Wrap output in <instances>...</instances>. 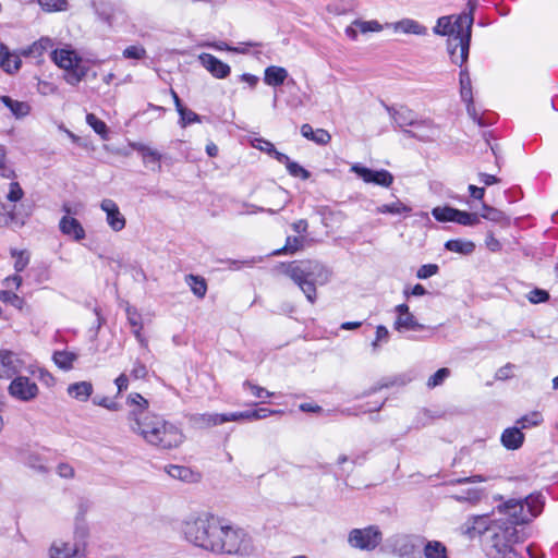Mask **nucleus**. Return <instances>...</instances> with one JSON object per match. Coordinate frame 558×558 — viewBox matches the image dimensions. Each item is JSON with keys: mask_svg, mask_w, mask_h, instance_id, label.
Returning <instances> with one entry per match:
<instances>
[{"mask_svg": "<svg viewBox=\"0 0 558 558\" xmlns=\"http://www.w3.org/2000/svg\"><path fill=\"white\" fill-rule=\"evenodd\" d=\"M126 404L131 408L126 416L129 428L146 444L160 450H172L184 442L182 429L163 417L149 413L148 400L142 395L130 393Z\"/></svg>", "mask_w": 558, "mask_h": 558, "instance_id": "nucleus-1", "label": "nucleus"}, {"mask_svg": "<svg viewBox=\"0 0 558 558\" xmlns=\"http://www.w3.org/2000/svg\"><path fill=\"white\" fill-rule=\"evenodd\" d=\"M460 530L469 539L481 537L487 558H521L515 546L524 541V536L511 522L492 519L487 514L473 515Z\"/></svg>", "mask_w": 558, "mask_h": 558, "instance_id": "nucleus-2", "label": "nucleus"}, {"mask_svg": "<svg viewBox=\"0 0 558 558\" xmlns=\"http://www.w3.org/2000/svg\"><path fill=\"white\" fill-rule=\"evenodd\" d=\"M472 24L473 16L463 13L458 16H441L434 27L436 34L448 36L447 48L451 61L460 66L469 56Z\"/></svg>", "mask_w": 558, "mask_h": 558, "instance_id": "nucleus-3", "label": "nucleus"}, {"mask_svg": "<svg viewBox=\"0 0 558 558\" xmlns=\"http://www.w3.org/2000/svg\"><path fill=\"white\" fill-rule=\"evenodd\" d=\"M221 518L208 511H193L180 522V533L191 545L213 553Z\"/></svg>", "mask_w": 558, "mask_h": 558, "instance_id": "nucleus-4", "label": "nucleus"}, {"mask_svg": "<svg viewBox=\"0 0 558 558\" xmlns=\"http://www.w3.org/2000/svg\"><path fill=\"white\" fill-rule=\"evenodd\" d=\"M281 272L289 277L305 294L310 303L316 301V286L326 284L331 271L317 260H293L280 265Z\"/></svg>", "mask_w": 558, "mask_h": 558, "instance_id": "nucleus-5", "label": "nucleus"}, {"mask_svg": "<svg viewBox=\"0 0 558 558\" xmlns=\"http://www.w3.org/2000/svg\"><path fill=\"white\" fill-rule=\"evenodd\" d=\"M255 553L253 537L242 527L229 524L222 519L213 554L246 558Z\"/></svg>", "mask_w": 558, "mask_h": 558, "instance_id": "nucleus-6", "label": "nucleus"}, {"mask_svg": "<svg viewBox=\"0 0 558 558\" xmlns=\"http://www.w3.org/2000/svg\"><path fill=\"white\" fill-rule=\"evenodd\" d=\"M493 501L497 502L495 508L499 513L508 517L502 519L511 522L515 527L537 517L544 505L539 494H531L524 499H509L507 501H501L500 497L494 495Z\"/></svg>", "mask_w": 558, "mask_h": 558, "instance_id": "nucleus-7", "label": "nucleus"}, {"mask_svg": "<svg viewBox=\"0 0 558 558\" xmlns=\"http://www.w3.org/2000/svg\"><path fill=\"white\" fill-rule=\"evenodd\" d=\"M51 59L59 68L69 72L65 76L69 84L75 85L85 76V71L80 68L81 57L70 47L52 50Z\"/></svg>", "mask_w": 558, "mask_h": 558, "instance_id": "nucleus-8", "label": "nucleus"}, {"mask_svg": "<svg viewBox=\"0 0 558 558\" xmlns=\"http://www.w3.org/2000/svg\"><path fill=\"white\" fill-rule=\"evenodd\" d=\"M383 541V533L377 525L352 529L348 534V544L354 549L373 551Z\"/></svg>", "mask_w": 558, "mask_h": 558, "instance_id": "nucleus-9", "label": "nucleus"}, {"mask_svg": "<svg viewBox=\"0 0 558 558\" xmlns=\"http://www.w3.org/2000/svg\"><path fill=\"white\" fill-rule=\"evenodd\" d=\"M391 118L395 123L400 126H413V128H426L428 132L426 134H416L413 133V137L418 138L420 141L427 142L435 137L437 133V129L433 121L430 120H416L414 112L405 107H400L399 109H395L390 111Z\"/></svg>", "mask_w": 558, "mask_h": 558, "instance_id": "nucleus-10", "label": "nucleus"}, {"mask_svg": "<svg viewBox=\"0 0 558 558\" xmlns=\"http://www.w3.org/2000/svg\"><path fill=\"white\" fill-rule=\"evenodd\" d=\"M23 372L33 373L26 361V355L0 350V378L11 379Z\"/></svg>", "mask_w": 558, "mask_h": 558, "instance_id": "nucleus-11", "label": "nucleus"}, {"mask_svg": "<svg viewBox=\"0 0 558 558\" xmlns=\"http://www.w3.org/2000/svg\"><path fill=\"white\" fill-rule=\"evenodd\" d=\"M11 379L12 381L8 388L11 397L24 402L31 401L37 397L39 391L38 386L27 376L19 374Z\"/></svg>", "mask_w": 558, "mask_h": 558, "instance_id": "nucleus-12", "label": "nucleus"}, {"mask_svg": "<svg viewBox=\"0 0 558 558\" xmlns=\"http://www.w3.org/2000/svg\"><path fill=\"white\" fill-rule=\"evenodd\" d=\"M351 171L357 174L365 183H373L383 187H389L393 183V175L385 169L372 170L355 163L351 167Z\"/></svg>", "mask_w": 558, "mask_h": 558, "instance_id": "nucleus-13", "label": "nucleus"}, {"mask_svg": "<svg viewBox=\"0 0 558 558\" xmlns=\"http://www.w3.org/2000/svg\"><path fill=\"white\" fill-rule=\"evenodd\" d=\"M398 314L393 328L399 332H404L409 330H423L425 326L420 324L414 315L410 312L409 306L407 304H399L395 308Z\"/></svg>", "mask_w": 558, "mask_h": 558, "instance_id": "nucleus-14", "label": "nucleus"}, {"mask_svg": "<svg viewBox=\"0 0 558 558\" xmlns=\"http://www.w3.org/2000/svg\"><path fill=\"white\" fill-rule=\"evenodd\" d=\"M100 208L106 214V222L111 230L119 232L125 228V217L122 215L114 201L110 198L102 199Z\"/></svg>", "mask_w": 558, "mask_h": 558, "instance_id": "nucleus-15", "label": "nucleus"}, {"mask_svg": "<svg viewBox=\"0 0 558 558\" xmlns=\"http://www.w3.org/2000/svg\"><path fill=\"white\" fill-rule=\"evenodd\" d=\"M420 538L412 535H396L391 539L392 553L399 557H410L418 548Z\"/></svg>", "mask_w": 558, "mask_h": 558, "instance_id": "nucleus-16", "label": "nucleus"}, {"mask_svg": "<svg viewBox=\"0 0 558 558\" xmlns=\"http://www.w3.org/2000/svg\"><path fill=\"white\" fill-rule=\"evenodd\" d=\"M198 61L216 78H225L230 74V66L210 53H201Z\"/></svg>", "mask_w": 558, "mask_h": 558, "instance_id": "nucleus-17", "label": "nucleus"}, {"mask_svg": "<svg viewBox=\"0 0 558 558\" xmlns=\"http://www.w3.org/2000/svg\"><path fill=\"white\" fill-rule=\"evenodd\" d=\"M452 498L464 508L488 505L489 500H493V496L489 497L487 494H484V490H458L457 494L452 495Z\"/></svg>", "mask_w": 558, "mask_h": 558, "instance_id": "nucleus-18", "label": "nucleus"}, {"mask_svg": "<svg viewBox=\"0 0 558 558\" xmlns=\"http://www.w3.org/2000/svg\"><path fill=\"white\" fill-rule=\"evenodd\" d=\"M59 228L63 234L71 236L75 241H81L85 238V230L83 226L73 217H62Z\"/></svg>", "mask_w": 558, "mask_h": 558, "instance_id": "nucleus-19", "label": "nucleus"}, {"mask_svg": "<svg viewBox=\"0 0 558 558\" xmlns=\"http://www.w3.org/2000/svg\"><path fill=\"white\" fill-rule=\"evenodd\" d=\"M192 423L201 428L221 425L229 422V414L202 413L191 417Z\"/></svg>", "mask_w": 558, "mask_h": 558, "instance_id": "nucleus-20", "label": "nucleus"}, {"mask_svg": "<svg viewBox=\"0 0 558 558\" xmlns=\"http://www.w3.org/2000/svg\"><path fill=\"white\" fill-rule=\"evenodd\" d=\"M130 147L141 154L144 163H146V165L149 162L156 163L157 170L160 171V169H161L160 161H161L162 155L158 150L154 149L153 147H150L146 144L140 143V142L130 143Z\"/></svg>", "mask_w": 558, "mask_h": 558, "instance_id": "nucleus-21", "label": "nucleus"}, {"mask_svg": "<svg viewBox=\"0 0 558 558\" xmlns=\"http://www.w3.org/2000/svg\"><path fill=\"white\" fill-rule=\"evenodd\" d=\"M81 550L74 544L54 541L49 548V558H74Z\"/></svg>", "mask_w": 558, "mask_h": 558, "instance_id": "nucleus-22", "label": "nucleus"}, {"mask_svg": "<svg viewBox=\"0 0 558 558\" xmlns=\"http://www.w3.org/2000/svg\"><path fill=\"white\" fill-rule=\"evenodd\" d=\"M501 444L508 450L519 449L524 441V434L518 426L506 428L501 434Z\"/></svg>", "mask_w": 558, "mask_h": 558, "instance_id": "nucleus-23", "label": "nucleus"}, {"mask_svg": "<svg viewBox=\"0 0 558 558\" xmlns=\"http://www.w3.org/2000/svg\"><path fill=\"white\" fill-rule=\"evenodd\" d=\"M387 26H391L396 33L413 35H425L427 33V28L425 26L412 19H403L396 23L387 24Z\"/></svg>", "mask_w": 558, "mask_h": 558, "instance_id": "nucleus-24", "label": "nucleus"}, {"mask_svg": "<svg viewBox=\"0 0 558 558\" xmlns=\"http://www.w3.org/2000/svg\"><path fill=\"white\" fill-rule=\"evenodd\" d=\"M83 512H80L75 519L74 525V545L78 547L81 551H84L87 546V539L89 537V527L85 520L81 517Z\"/></svg>", "mask_w": 558, "mask_h": 558, "instance_id": "nucleus-25", "label": "nucleus"}, {"mask_svg": "<svg viewBox=\"0 0 558 558\" xmlns=\"http://www.w3.org/2000/svg\"><path fill=\"white\" fill-rule=\"evenodd\" d=\"M280 411L269 410V409H257L253 411H244V412H234L229 413V422L240 421V420H248L256 421L268 417L269 415L277 414Z\"/></svg>", "mask_w": 558, "mask_h": 558, "instance_id": "nucleus-26", "label": "nucleus"}, {"mask_svg": "<svg viewBox=\"0 0 558 558\" xmlns=\"http://www.w3.org/2000/svg\"><path fill=\"white\" fill-rule=\"evenodd\" d=\"M93 385L90 381H77L68 386V395L77 400L85 402L93 393Z\"/></svg>", "mask_w": 558, "mask_h": 558, "instance_id": "nucleus-27", "label": "nucleus"}, {"mask_svg": "<svg viewBox=\"0 0 558 558\" xmlns=\"http://www.w3.org/2000/svg\"><path fill=\"white\" fill-rule=\"evenodd\" d=\"M300 131L302 136L318 145H326L331 140V135L328 133V131L324 129L314 130L308 123H304Z\"/></svg>", "mask_w": 558, "mask_h": 558, "instance_id": "nucleus-28", "label": "nucleus"}, {"mask_svg": "<svg viewBox=\"0 0 558 558\" xmlns=\"http://www.w3.org/2000/svg\"><path fill=\"white\" fill-rule=\"evenodd\" d=\"M0 66L8 73H13L21 66L20 57L11 53L3 44H0Z\"/></svg>", "mask_w": 558, "mask_h": 558, "instance_id": "nucleus-29", "label": "nucleus"}, {"mask_svg": "<svg viewBox=\"0 0 558 558\" xmlns=\"http://www.w3.org/2000/svg\"><path fill=\"white\" fill-rule=\"evenodd\" d=\"M288 71L282 66L270 65L265 69L264 82L269 86H279L284 83L288 77Z\"/></svg>", "mask_w": 558, "mask_h": 558, "instance_id": "nucleus-30", "label": "nucleus"}, {"mask_svg": "<svg viewBox=\"0 0 558 558\" xmlns=\"http://www.w3.org/2000/svg\"><path fill=\"white\" fill-rule=\"evenodd\" d=\"M0 99L17 119L26 117L31 111V106L26 101L14 100L9 96H1Z\"/></svg>", "mask_w": 558, "mask_h": 558, "instance_id": "nucleus-31", "label": "nucleus"}, {"mask_svg": "<svg viewBox=\"0 0 558 558\" xmlns=\"http://www.w3.org/2000/svg\"><path fill=\"white\" fill-rule=\"evenodd\" d=\"M168 474L173 477L181 480L185 483H196L199 478V474L192 471L190 468L180 466V465H171L167 470Z\"/></svg>", "mask_w": 558, "mask_h": 558, "instance_id": "nucleus-32", "label": "nucleus"}, {"mask_svg": "<svg viewBox=\"0 0 558 558\" xmlns=\"http://www.w3.org/2000/svg\"><path fill=\"white\" fill-rule=\"evenodd\" d=\"M460 94L464 102L468 104V111L473 108L472 83L466 70L460 72Z\"/></svg>", "mask_w": 558, "mask_h": 558, "instance_id": "nucleus-33", "label": "nucleus"}, {"mask_svg": "<svg viewBox=\"0 0 558 558\" xmlns=\"http://www.w3.org/2000/svg\"><path fill=\"white\" fill-rule=\"evenodd\" d=\"M445 247L457 254L471 255L475 250V244L470 240L454 239L447 241Z\"/></svg>", "mask_w": 558, "mask_h": 558, "instance_id": "nucleus-34", "label": "nucleus"}, {"mask_svg": "<svg viewBox=\"0 0 558 558\" xmlns=\"http://www.w3.org/2000/svg\"><path fill=\"white\" fill-rule=\"evenodd\" d=\"M425 558H448L447 547L439 541H427L423 547Z\"/></svg>", "mask_w": 558, "mask_h": 558, "instance_id": "nucleus-35", "label": "nucleus"}, {"mask_svg": "<svg viewBox=\"0 0 558 558\" xmlns=\"http://www.w3.org/2000/svg\"><path fill=\"white\" fill-rule=\"evenodd\" d=\"M53 48V41L49 37H41L39 40L35 41L32 46H29L26 50H24V54L33 58H39L47 50Z\"/></svg>", "mask_w": 558, "mask_h": 558, "instance_id": "nucleus-36", "label": "nucleus"}, {"mask_svg": "<svg viewBox=\"0 0 558 558\" xmlns=\"http://www.w3.org/2000/svg\"><path fill=\"white\" fill-rule=\"evenodd\" d=\"M185 282L190 287L191 291L198 299H203L207 292V283L206 280L201 276L187 275L185 277Z\"/></svg>", "mask_w": 558, "mask_h": 558, "instance_id": "nucleus-37", "label": "nucleus"}, {"mask_svg": "<svg viewBox=\"0 0 558 558\" xmlns=\"http://www.w3.org/2000/svg\"><path fill=\"white\" fill-rule=\"evenodd\" d=\"M76 359L77 355L70 351H56L52 356L56 365L63 371H70Z\"/></svg>", "mask_w": 558, "mask_h": 558, "instance_id": "nucleus-38", "label": "nucleus"}, {"mask_svg": "<svg viewBox=\"0 0 558 558\" xmlns=\"http://www.w3.org/2000/svg\"><path fill=\"white\" fill-rule=\"evenodd\" d=\"M411 207L397 199L390 204H383L376 207L377 214H390V215H402L411 213Z\"/></svg>", "mask_w": 558, "mask_h": 558, "instance_id": "nucleus-39", "label": "nucleus"}, {"mask_svg": "<svg viewBox=\"0 0 558 558\" xmlns=\"http://www.w3.org/2000/svg\"><path fill=\"white\" fill-rule=\"evenodd\" d=\"M457 208L442 206L435 207L432 210V215L439 222H456Z\"/></svg>", "mask_w": 558, "mask_h": 558, "instance_id": "nucleus-40", "label": "nucleus"}, {"mask_svg": "<svg viewBox=\"0 0 558 558\" xmlns=\"http://www.w3.org/2000/svg\"><path fill=\"white\" fill-rule=\"evenodd\" d=\"M304 238L302 236H288L286 240V244L282 248L274 252V255L281 254H293L303 248Z\"/></svg>", "mask_w": 558, "mask_h": 558, "instance_id": "nucleus-41", "label": "nucleus"}, {"mask_svg": "<svg viewBox=\"0 0 558 558\" xmlns=\"http://www.w3.org/2000/svg\"><path fill=\"white\" fill-rule=\"evenodd\" d=\"M86 123L102 138L108 140L109 132L107 124L98 119L94 113H87Z\"/></svg>", "mask_w": 558, "mask_h": 558, "instance_id": "nucleus-42", "label": "nucleus"}, {"mask_svg": "<svg viewBox=\"0 0 558 558\" xmlns=\"http://www.w3.org/2000/svg\"><path fill=\"white\" fill-rule=\"evenodd\" d=\"M11 256L14 259V269L16 272L23 271L29 263V253L27 251L11 250Z\"/></svg>", "mask_w": 558, "mask_h": 558, "instance_id": "nucleus-43", "label": "nucleus"}, {"mask_svg": "<svg viewBox=\"0 0 558 558\" xmlns=\"http://www.w3.org/2000/svg\"><path fill=\"white\" fill-rule=\"evenodd\" d=\"M456 222L461 226L473 227V226H477L481 222V220H480V215L476 213H468V211L458 209Z\"/></svg>", "mask_w": 558, "mask_h": 558, "instance_id": "nucleus-44", "label": "nucleus"}, {"mask_svg": "<svg viewBox=\"0 0 558 558\" xmlns=\"http://www.w3.org/2000/svg\"><path fill=\"white\" fill-rule=\"evenodd\" d=\"M543 422V416L539 412H532L526 415H523L517 421L518 427L521 428H530L539 425Z\"/></svg>", "mask_w": 558, "mask_h": 558, "instance_id": "nucleus-45", "label": "nucleus"}, {"mask_svg": "<svg viewBox=\"0 0 558 558\" xmlns=\"http://www.w3.org/2000/svg\"><path fill=\"white\" fill-rule=\"evenodd\" d=\"M482 209L483 213L480 215V219L484 218L493 222H502L507 219L506 215L501 210L488 206L487 204H483Z\"/></svg>", "mask_w": 558, "mask_h": 558, "instance_id": "nucleus-46", "label": "nucleus"}, {"mask_svg": "<svg viewBox=\"0 0 558 558\" xmlns=\"http://www.w3.org/2000/svg\"><path fill=\"white\" fill-rule=\"evenodd\" d=\"M24 463L37 472L45 473L47 471L46 460L38 453H28L24 459Z\"/></svg>", "mask_w": 558, "mask_h": 558, "instance_id": "nucleus-47", "label": "nucleus"}, {"mask_svg": "<svg viewBox=\"0 0 558 558\" xmlns=\"http://www.w3.org/2000/svg\"><path fill=\"white\" fill-rule=\"evenodd\" d=\"M353 25H355L356 28L362 34H366L369 32L378 33V32H381L384 28V26L378 21H375V20H372V21L355 20V21H353Z\"/></svg>", "mask_w": 558, "mask_h": 558, "instance_id": "nucleus-48", "label": "nucleus"}, {"mask_svg": "<svg viewBox=\"0 0 558 558\" xmlns=\"http://www.w3.org/2000/svg\"><path fill=\"white\" fill-rule=\"evenodd\" d=\"M178 113L180 116L179 124L182 128H186L191 123L201 122V117L194 111L185 108L184 106L178 110Z\"/></svg>", "mask_w": 558, "mask_h": 558, "instance_id": "nucleus-49", "label": "nucleus"}, {"mask_svg": "<svg viewBox=\"0 0 558 558\" xmlns=\"http://www.w3.org/2000/svg\"><path fill=\"white\" fill-rule=\"evenodd\" d=\"M243 388L248 390L255 398L258 399L270 398L274 396V392H270L264 387H260L250 380H245L243 383Z\"/></svg>", "mask_w": 558, "mask_h": 558, "instance_id": "nucleus-50", "label": "nucleus"}, {"mask_svg": "<svg viewBox=\"0 0 558 558\" xmlns=\"http://www.w3.org/2000/svg\"><path fill=\"white\" fill-rule=\"evenodd\" d=\"M38 3L47 12L65 11L68 9L66 0H38Z\"/></svg>", "mask_w": 558, "mask_h": 558, "instance_id": "nucleus-51", "label": "nucleus"}, {"mask_svg": "<svg viewBox=\"0 0 558 558\" xmlns=\"http://www.w3.org/2000/svg\"><path fill=\"white\" fill-rule=\"evenodd\" d=\"M15 219L16 216L13 208L9 209L5 204L0 203V228L9 227Z\"/></svg>", "mask_w": 558, "mask_h": 558, "instance_id": "nucleus-52", "label": "nucleus"}, {"mask_svg": "<svg viewBox=\"0 0 558 558\" xmlns=\"http://www.w3.org/2000/svg\"><path fill=\"white\" fill-rule=\"evenodd\" d=\"M450 375L449 368L442 367L439 368L434 375H432L427 380L428 388H435L440 386Z\"/></svg>", "mask_w": 558, "mask_h": 558, "instance_id": "nucleus-53", "label": "nucleus"}, {"mask_svg": "<svg viewBox=\"0 0 558 558\" xmlns=\"http://www.w3.org/2000/svg\"><path fill=\"white\" fill-rule=\"evenodd\" d=\"M24 196V191L17 182H10L9 190L5 198L11 203L21 201Z\"/></svg>", "mask_w": 558, "mask_h": 558, "instance_id": "nucleus-54", "label": "nucleus"}, {"mask_svg": "<svg viewBox=\"0 0 558 558\" xmlns=\"http://www.w3.org/2000/svg\"><path fill=\"white\" fill-rule=\"evenodd\" d=\"M286 168L292 177L301 178L302 180H307L310 178V172L298 162L290 160Z\"/></svg>", "mask_w": 558, "mask_h": 558, "instance_id": "nucleus-55", "label": "nucleus"}, {"mask_svg": "<svg viewBox=\"0 0 558 558\" xmlns=\"http://www.w3.org/2000/svg\"><path fill=\"white\" fill-rule=\"evenodd\" d=\"M0 301L4 303H9L15 307H21L23 304V300L11 290H2L0 291Z\"/></svg>", "mask_w": 558, "mask_h": 558, "instance_id": "nucleus-56", "label": "nucleus"}, {"mask_svg": "<svg viewBox=\"0 0 558 558\" xmlns=\"http://www.w3.org/2000/svg\"><path fill=\"white\" fill-rule=\"evenodd\" d=\"M526 298L532 304H538L548 301L549 293L546 290L536 288L530 291Z\"/></svg>", "mask_w": 558, "mask_h": 558, "instance_id": "nucleus-57", "label": "nucleus"}, {"mask_svg": "<svg viewBox=\"0 0 558 558\" xmlns=\"http://www.w3.org/2000/svg\"><path fill=\"white\" fill-rule=\"evenodd\" d=\"M439 268L436 264H426L418 268L416 277L418 279H427L438 272Z\"/></svg>", "mask_w": 558, "mask_h": 558, "instance_id": "nucleus-58", "label": "nucleus"}, {"mask_svg": "<svg viewBox=\"0 0 558 558\" xmlns=\"http://www.w3.org/2000/svg\"><path fill=\"white\" fill-rule=\"evenodd\" d=\"M146 50L142 46H129L123 51V57L128 59H143Z\"/></svg>", "mask_w": 558, "mask_h": 558, "instance_id": "nucleus-59", "label": "nucleus"}, {"mask_svg": "<svg viewBox=\"0 0 558 558\" xmlns=\"http://www.w3.org/2000/svg\"><path fill=\"white\" fill-rule=\"evenodd\" d=\"M93 403L102 408H106L110 411H118L120 409L119 403L111 400L108 397H95L93 399Z\"/></svg>", "mask_w": 558, "mask_h": 558, "instance_id": "nucleus-60", "label": "nucleus"}, {"mask_svg": "<svg viewBox=\"0 0 558 558\" xmlns=\"http://www.w3.org/2000/svg\"><path fill=\"white\" fill-rule=\"evenodd\" d=\"M389 339V331L388 329L383 326V325H379L377 326L376 328V337H375V340L372 342V347L374 350H377V348L379 347V343L380 342H387Z\"/></svg>", "mask_w": 558, "mask_h": 558, "instance_id": "nucleus-61", "label": "nucleus"}, {"mask_svg": "<svg viewBox=\"0 0 558 558\" xmlns=\"http://www.w3.org/2000/svg\"><path fill=\"white\" fill-rule=\"evenodd\" d=\"M148 369L144 363L136 360L131 369V377L134 379H143L147 376Z\"/></svg>", "mask_w": 558, "mask_h": 558, "instance_id": "nucleus-62", "label": "nucleus"}, {"mask_svg": "<svg viewBox=\"0 0 558 558\" xmlns=\"http://www.w3.org/2000/svg\"><path fill=\"white\" fill-rule=\"evenodd\" d=\"M4 290L14 292L22 284V277L19 274L7 277L2 282Z\"/></svg>", "mask_w": 558, "mask_h": 558, "instance_id": "nucleus-63", "label": "nucleus"}, {"mask_svg": "<svg viewBox=\"0 0 558 558\" xmlns=\"http://www.w3.org/2000/svg\"><path fill=\"white\" fill-rule=\"evenodd\" d=\"M128 320L133 328H143L141 315L131 307L126 308Z\"/></svg>", "mask_w": 558, "mask_h": 558, "instance_id": "nucleus-64", "label": "nucleus"}]
</instances>
